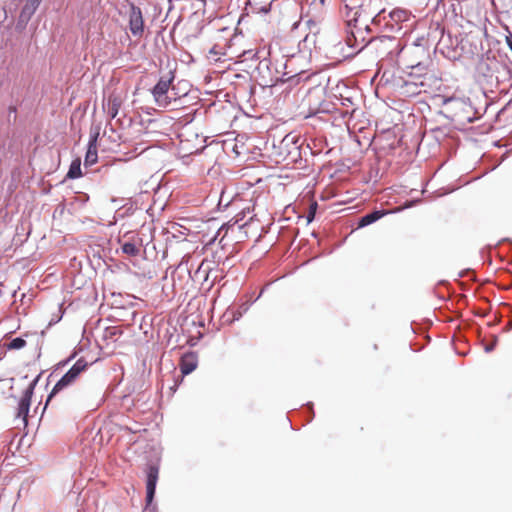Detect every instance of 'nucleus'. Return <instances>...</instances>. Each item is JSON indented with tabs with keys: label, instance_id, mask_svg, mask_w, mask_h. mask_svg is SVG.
Returning <instances> with one entry per match:
<instances>
[{
	"label": "nucleus",
	"instance_id": "1",
	"mask_svg": "<svg viewBox=\"0 0 512 512\" xmlns=\"http://www.w3.org/2000/svg\"><path fill=\"white\" fill-rule=\"evenodd\" d=\"M174 80V73L172 71L162 75L157 84L152 89V95L155 103L160 108H167L170 106L172 99L176 100L175 96L169 95V89Z\"/></svg>",
	"mask_w": 512,
	"mask_h": 512
},
{
	"label": "nucleus",
	"instance_id": "2",
	"mask_svg": "<svg viewBox=\"0 0 512 512\" xmlns=\"http://www.w3.org/2000/svg\"><path fill=\"white\" fill-rule=\"evenodd\" d=\"M87 365L88 364L84 359L77 360L74 365L55 384L48 396L47 403L59 391L74 383L78 376L87 368Z\"/></svg>",
	"mask_w": 512,
	"mask_h": 512
},
{
	"label": "nucleus",
	"instance_id": "3",
	"mask_svg": "<svg viewBox=\"0 0 512 512\" xmlns=\"http://www.w3.org/2000/svg\"><path fill=\"white\" fill-rule=\"evenodd\" d=\"M40 378V375H38L25 389L23 396L19 400L18 407H17V414L16 417L21 419L24 426L27 425V416L30 409L31 404V398L34 393L35 386L37 385V382Z\"/></svg>",
	"mask_w": 512,
	"mask_h": 512
},
{
	"label": "nucleus",
	"instance_id": "4",
	"mask_svg": "<svg viewBox=\"0 0 512 512\" xmlns=\"http://www.w3.org/2000/svg\"><path fill=\"white\" fill-rule=\"evenodd\" d=\"M147 474V482H146V509H151L152 511H155L156 506L152 505L155 491H156V485L158 481L159 476V468L157 465L151 464L147 467L146 470Z\"/></svg>",
	"mask_w": 512,
	"mask_h": 512
},
{
	"label": "nucleus",
	"instance_id": "5",
	"mask_svg": "<svg viewBox=\"0 0 512 512\" xmlns=\"http://www.w3.org/2000/svg\"><path fill=\"white\" fill-rule=\"evenodd\" d=\"M371 0H360V4L358 6L350 7V10L354 12L353 21L357 24H364L365 28L368 30L369 27L367 25V21L371 19L372 22H377V18L380 13L375 14L374 11H367L366 6L370 4ZM349 8V5H346Z\"/></svg>",
	"mask_w": 512,
	"mask_h": 512
},
{
	"label": "nucleus",
	"instance_id": "6",
	"mask_svg": "<svg viewBox=\"0 0 512 512\" xmlns=\"http://www.w3.org/2000/svg\"><path fill=\"white\" fill-rule=\"evenodd\" d=\"M129 29L134 37H142L144 33V20L139 7L131 5L129 13Z\"/></svg>",
	"mask_w": 512,
	"mask_h": 512
},
{
	"label": "nucleus",
	"instance_id": "7",
	"mask_svg": "<svg viewBox=\"0 0 512 512\" xmlns=\"http://www.w3.org/2000/svg\"><path fill=\"white\" fill-rule=\"evenodd\" d=\"M368 45L373 47L377 52L382 54H390L393 49L398 46V41L394 37L390 36H380L377 38H372Z\"/></svg>",
	"mask_w": 512,
	"mask_h": 512
},
{
	"label": "nucleus",
	"instance_id": "8",
	"mask_svg": "<svg viewBox=\"0 0 512 512\" xmlns=\"http://www.w3.org/2000/svg\"><path fill=\"white\" fill-rule=\"evenodd\" d=\"M42 0H26L20 15L18 25L25 26L36 12Z\"/></svg>",
	"mask_w": 512,
	"mask_h": 512
},
{
	"label": "nucleus",
	"instance_id": "9",
	"mask_svg": "<svg viewBox=\"0 0 512 512\" xmlns=\"http://www.w3.org/2000/svg\"><path fill=\"white\" fill-rule=\"evenodd\" d=\"M97 137H98L97 133L94 135H91V137H90L88 149H87L85 159H84L85 167L94 165L98 160L97 146H96Z\"/></svg>",
	"mask_w": 512,
	"mask_h": 512
},
{
	"label": "nucleus",
	"instance_id": "10",
	"mask_svg": "<svg viewBox=\"0 0 512 512\" xmlns=\"http://www.w3.org/2000/svg\"><path fill=\"white\" fill-rule=\"evenodd\" d=\"M197 367V357L194 353L185 354L181 358L180 370L183 375L192 373Z\"/></svg>",
	"mask_w": 512,
	"mask_h": 512
},
{
	"label": "nucleus",
	"instance_id": "11",
	"mask_svg": "<svg viewBox=\"0 0 512 512\" xmlns=\"http://www.w3.org/2000/svg\"><path fill=\"white\" fill-rule=\"evenodd\" d=\"M384 214H385V212L378 211V210L368 213L360 218V220L358 222V227L362 228V227L368 226V225L376 222L380 218H382L384 216Z\"/></svg>",
	"mask_w": 512,
	"mask_h": 512
},
{
	"label": "nucleus",
	"instance_id": "12",
	"mask_svg": "<svg viewBox=\"0 0 512 512\" xmlns=\"http://www.w3.org/2000/svg\"><path fill=\"white\" fill-rule=\"evenodd\" d=\"M120 106L121 101L118 97L109 96L107 100V114L111 119H114L117 116Z\"/></svg>",
	"mask_w": 512,
	"mask_h": 512
},
{
	"label": "nucleus",
	"instance_id": "13",
	"mask_svg": "<svg viewBox=\"0 0 512 512\" xmlns=\"http://www.w3.org/2000/svg\"><path fill=\"white\" fill-rule=\"evenodd\" d=\"M390 19L395 23H400L409 20L410 13L404 9H394L389 13Z\"/></svg>",
	"mask_w": 512,
	"mask_h": 512
},
{
	"label": "nucleus",
	"instance_id": "14",
	"mask_svg": "<svg viewBox=\"0 0 512 512\" xmlns=\"http://www.w3.org/2000/svg\"><path fill=\"white\" fill-rule=\"evenodd\" d=\"M121 250L124 254L129 256H137L140 252L139 246L130 241L122 243Z\"/></svg>",
	"mask_w": 512,
	"mask_h": 512
},
{
	"label": "nucleus",
	"instance_id": "15",
	"mask_svg": "<svg viewBox=\"0 0 512 512\" xmlns=\"http://www.w3.org/2000/svg\"><path fill=\"white\" fill-rule=\"evenodd\" d=\"M82 175L81 173V163L80 160H74L72 161L68 173L67 178L69 179H76L79 178Z\"/></svg>",
	"mask_w": 512,
	"mask_h": 512
},
{
	"label": "nucleus",
	"instance_id": "16",
	"mask_svg": "<svg viewBox=\"0 0 512 512\" xmlns=\"http://www.w3.org/2000/svg\"><path fill=\"white\" fill-rule=\"evenodd\" d=\"M25 345H26V341L21 337H17V338L12 339L7 344V348L10 350H18V349L23 348Z\"/></svg>",
	"mask_w": 512,
	"mask_h": 512
},
{
	"label": "nucleus",
	"instance_id": "17",
	"mask_svg": "<svg viewBox=\"0 0 512 512\" xmlns=\"http://www.w3.org/2000/svg\"><path fill=\"white\" fill-rule=\"evenodd\" d=\"M249 309L248 303H243L239 306L238 310L234 312L233 314V320H239L242 315Z\"/></svg>",
	"mask_w": 512,
	"mask_h": 512
},
{
	"label": "nucleus",
	"instance_id": "18",
	"mask_svg": "<svg viewBox=\"0 0 512 512\" xmlns=\"http://www.w3.org/2000/svg\"><path fill=\"white\" fill-rule=\"evenodd\" d=\"M316 206H317V204L315 203V204H313V205L310 207V211H309V213H308V215H307V221H308V222H311V221L314 219V217H315V212H316Z\"/></svg>",
	"mask_w": 512,
	"mask_h": 512
},
{
	"label": "nucleus",
	"instance_id": "19",
	"mask_svg": "<svg viewBox=\"0 0 512 512\" xmlns=\"http://www.w3.org/2000/svg\"><path fill=\"white\" fill-rule=\"evenodd\" d=\"M242 56L245 59H250V58L252 59V58L256 57V53L253 50H247L242 53Z\"/></svg>",
	"mask_w": 512,
	"mask_h": 512
},
{
	"label": "nucleus",
	"instance_id": "20",
	"mask_svg": "<svg viewBox=\"0 0 512 512\" xmlns=\"http://www.w3.org/2000/svg\"><path fill=\"white\" fill-rule=\"evenodd\" d=\"M496 343H497V338L494 339L493 343L485 346V348H484L485 352L489 353V352L493 351L496 346Z\"/></svg>",
	"mask_w": 512,
	"mask_h": 512
},
{
	"label": "nucleus",
	"instance_id": "21",
	"mask_svg": "<svg viewBox=\"0 0 512 512\" xmlns=\"http://www.w3.org/2000/svg\"><path fill=\"white\" fill-rule=\"evenodd\" d=\"M506 43H507L508 47L510 48V50L512 51V35H509L506 37Z\"/></svg>",
	"mask_w": 512,
	"mask_h": 512
},
{
	"label": "nucleus",
	"instance_id": "22",
	"mask_svg": "<svg viewBox=\"0 0 512 512\" xmlns=\"http://www.w3.org/2000/svg\"><path fill=\"white\" fill-rule=\"evenodd\" d=\"M347 44L352 47V48H356V46L352 43V39L351 38H348L347 39Z\"/></svg>",
	"mask_w": 512,
	"mask_h": 512
},
{
	"label": "nucleus",
	"instance_id": "23",
	"mask_svg": "<svg viewBox=\"0 0 512 512\" xmlns=\"http://www.w3.org/2000/svg\"><path fill=\"white\" fill-rule=\"evenodd\" d=\"M365 47V45L361 46L359 49H358V52H360L361 50H363V48Z\"/></svg>",
	"mask_w": 512,
	"mask_h": 512
}]
</instances>
